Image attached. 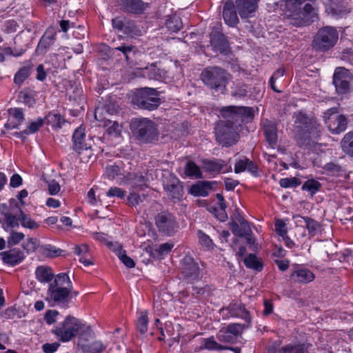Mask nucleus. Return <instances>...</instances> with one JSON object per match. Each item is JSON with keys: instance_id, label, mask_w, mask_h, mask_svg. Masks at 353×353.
<instances>
[{"instance_id": "obj_1", "label": "nucleus", "mask_w": 353, "mask_h": 353, "mask_svg": "<svg viewBox=\"0 0 353 353\" xmlns=\"http://www.w3.org/2000/svg\"><path fill=\"white\" fill-rule=\"evenodd\" d=\"M72 290L69 276L66 273L58 274L48 285L46 300L53 306L65 307L70 301Z\"/></svg>"}, {"instance_id": "obj_2", "label": "nucleus", "mask_w": 353, "mask_h": 353, "mask_svg": "<svg viewBox=\"0 0 353 353\" xmlns=\"http://www.w3.org/2000/svg\"><path fill=\"white\" fill-rule=\"evenodd\" d=\"M130 129L136 139L141 143H152L159 139L157 125L149 119H133L130 123Z\"/></svg>"}, {"instance_id": "obj_3", "label": "nucleus", "mask_w": 353, "mask_h": 353, "mask_svg": "<svg viewBox=\"0 0 353 353\" xmlns=\"http://www.w3.org/2000/svg\"><path fill=\"white\" fill-rule=\"evenodd\" d=\"M220 112L226 119L223 121L230 123V125L240 132L243 129L244 124L251 122L254 115L253 108L245 106H227L223 108Z\"/></svg>"}, {"instance_id": "obj_4", "label": "nucleus", "mask_w": 353, "mask_h": 353, "mask_svg": "<svg viewBox=\"0 0 353 353\" xmlns=\"http://www.w3.org/2000/svg\"><path fill=\"white\" fill-rule=\"evenodd\" d=\"M297 129V139L304 144L307 141L317 139L321 133V125L314 118L308 117L301 112L294 114Z\"/></svg>"}, {"instance_id": "obj_5", "label": "nucleus", "mask_w": 353, "mask_h": 353, "mask_svg": "<svg viewBox=\"0 0 353 353\" xmlns=\"http://www.w3.org/2000/svg\"><path fill=\"white\" fill-rule=\"evenodd\" d=\"M231 75L219 66H208L201 74V79L210 89L216 91L224 90L229 83Z\"/></svg>"}, {"instance_id": "obj_6", "label": "nucleus", "mask_w": 353, "mask_h": 353, "mask_svg": "<svg viewBox=\"0 0 353 353\" xmlns=\"http://www.w3.org/2000/svg\"><path fill=\"white\" fill-rule=\"evenodd\" d=\"M132 102L139 108L150 111L157 109L161 103L157 91L150 88L137 90L132 97Z\"/></svg>"}, {"instance_id": "obj_7", "label": "nucleus", "mask_w": 353, "mask_h": 353, "mask_svg": "<svg viewBox=\"0 0 353 353\" xmlns=\"http://www.w3.org/2000/svg\"><path fill=\"white\" fill-rule=\"evenodd\" d=\"M81 328V320L68 315L64 321L56 326L52 332L61 342L71 341L79 333Z\"/></svg>"}, {"instance_id": "obj_8", "label": "nucleus", "mask_w": 353, "mask_h": 353, "mask_svg": "<svg viewBox=\"0 0 353 353\" xmlns=\"http://www.w3.org/2000/svg\"><path fill=\"white\" fill-rule=\"evenodd\" d=\"M339 39L336 29L325 26L319 30L312 42L313 48L319 51L325 52L335 46Z\"/></svg>"}, {"instance_id": "obj_9", "label": "nucleus", "mask_w": 353, "mask_h": 353, "mask_svg": "<svg viewBox=\"0 0 353 353\" xmlns=\"http://www.w3.org/2000/svg\"><path fill=\"white\" fill-rule=\"evenodd\" d=\"M239 133L236 129L230 125V123L220 121L215 128V136L217 142L222 146L230 147L237 143Z\"/></svg>"}, {"instance_id": "obj_10", "label": "nucleus", "mask_w": 353, "mask_h": 353, "mask_svg": "<svg viewBox=\"0 0 353 353\" xmlns=\"http://www.w3.org/2000/svg\"><path fill=\"white\" fill-rule=\"evenodd\" d=\"M73 150L82 155V159L88 161L93 155L91 149V140L87 139L85 129L82 127L77 128L72 135Z\"/></svg>"}, {"instance_id": "obj_11", "label": "nucleus", "mask_w": 353, "mask_h": 353, "mask_svg": "<svg viewBox=\"0 0 353 353\" xmlns=\"http://www.w3.org/2000/svg\"><path fill=\"white\" fill-rule=\"evenodd\" d=\"M180 270L183 279L187 283H193L201 279L199 265L190 255H185L182 259Z\"/></svg>"}, {"instance_id": "obj_12", "label": "nucleus", "mask_w": 353, "mask_h": 353, "mask_svg": "<svg viewBox=\"0 0 353 353\" xmlns=\"http://www.w3.org/2000/svg\"><path fill=\"white\" fill-rule=\"evenodd\" d=\"M324 121L329 129L333 134H340L345 130L347 124V118L341 114H337V108H332L324 112Z\"/></svg>"}, {"instance_id": "obj_13", "label": "nucleus", "mask_w": 353, "mask_h": 353, "mask_svg": "<svg viewBox=\"0 0 353 353\" xmlns=\"http://www.w3.org/2000/svg\"><path fill=\"white\" fill-rule=\"evenodd\" d=\"M155 225L159 232L172 236L178 228L176 217L168 211H163L155 216Z\"/></svg>"}, {"instance_id": "obj_14", "label": "nucleus", "mask_w": 353, "mask_h": 353, "mask_svg": "<svg viewBox=\"0 0 353 353\" xmlns=\"http://www.w3.org/2000/svg\"><path fill=\"white\" fill-rule=\"evenodd\" d=\"M307 1L313 2L314 0H282L276 3L275 6L276 9L279 8L282 11L285 17L294 22L300 16L303 3Z\"/></svg>"}, {"instance_id": "obj_15", "label": "nucleus", "mask_w": 353, "mask_h": 353, "mask_svg": "<svg viewBox=\"0 0 353 353\" xmlns=\"http://www.w3.org/2000/svg\"><path fill=\"white\" fill-rule=\"evenodd\" d=\"M315 1L314 0L312 2V3H306L302 7L299 18H296V21H294V22H291L293 26L297 27L306 26L319 19V8L315 3Z\"/></svg>"}, {"instance_id": "obj_16", "label": "nucleus", "mask_w": 353, "mask_h": 353, "mask_svg": "<svg viewBox=\"0 0 353 353\" xmlns=\"http://www.w3.org/2000/svg\"><path fill=\"white\" fill-rule=\"evenodd\" d=\"M163 188L174 202L179 201L183 196V188L179 179L172 174L164 177Z\"/></svg>"}, {"instance_id": "obj_17", "label": "nucleus", "mask_w": 353, "mask_h": 353, "mask_svg": "<svg viewBox=\"0 0 353 353\" xmlns=\"http://www.w3.org/2000/svg\"><path fill=\"white\" fill-rule=\"evenodd\" d=\"M113 28L118 32L123 34L134 37L141 34V30L137 28L135 23L125 17H116L112 19Z\"/></svg>"}, {"instance_id": "obj_18", "label": "nucleus", "mask_w": 353, "mask_h": 353, "mask_svg": "<svg viewBox=\"0 0 353 353\" xmlns=\"http://www.w3.org/2000/svg\"><path fill=\"white\" fill-rule=\"evenodd\" d=\"M222 312L227 318H240L246 323H251L252 318L250 312L241 303H231L228 307L222 309Z\"/></svg>"}, {"instance_id": "obj_19", "label": "nucleus", "mask_w": 353, "mask_h": 353, "mask_svg": "<svg viewBox=\"0 0 353 353\" xmlns=\"http://www.w3.org/2000/svg\"><path fill=\"white\" fill-rule=\"evenodd\" d=\"M202 168L203 170L212 174H218L221 172L227 173L232 170L231 165L222 159H203Z\"/></svg>"}, {"instance_id": "obj_20", "label": "nucleus", "mask_w": 353, "mask_h": 353, "mask_svg": "<svg viewBox=\"0 0 353 353\" xmlns=\"http://www.w3.org/2000/svg\"><path fill=\"white\" fill-rule=\"evenodd\" d=\"M293 219L297 226L304 227L308 231L310 238L320 233L321 225L320 223L309 216H303L299 214L293 216Z\"/></svg>"}, {"instance_id": "obj_21", "label": "nucleus", "mask_w": 353, "mask_h": 353, "mask_svg": "<svg viewBox=\"0 0 353 353\" xmlns=\"http://www.w3.org/2000/svg\"><path fill=\"white\" fill-rule=\"evenodd\" d=\"M210 46L216 52L226 54L229 50V43L224 34L218 30H213L210 34Z\"/></svg>"}, {"instance_id": "obj_22", "label": "nucleus", "mask_w": 353, "mask_h": 353, "mask_svg": "<svg viewBox=\"0 0 353 353\" xmlns=\"http://www.w3.org/2000/svg\"><path fill=\"white\" fill-rule=\"evenodd\" d=\"M347 70L343 68H337L333 75V83L338 93H345L349 90L350 82Z\"/></svg>"}, {"instance_id": "obj_23", "label": "nucleus", "mask_w": 353, "mask_h": 353, "mask_svg": "<svg viewBox=\"0 0 353 353\" xmlns=\"http://www.w3.org/2000/svg\"><path fill=\"white\" fill-rule=\"evenodd\" d=\"M259 0H236V10L241 19H248L254 16L258 8Z\"/></svg>"}, {"instance_id": "obj_24", "label": "nucleus", "mask_w": 353, "mask_h": 353, "mask_svg": "<svg viewBox=\"0 0 353 353\" xmlns=\"http://www.w3.org/2000/svg\"><path fill=\"white\" fill-rule=\"evenodd\" d=\"M236 8L232 0H227L223 6V20L230 27L236 26L239 22Z\"/></svg>"}, {"instance_id": "obj_25", "label": "nucleus", "mask_w": 353, "mask_h": 353, "mask_svg": "<svg viewBox=\"0 0 353 353\" xmlns=\"http://www.w3.org/2000/svg\"><path fill=\"white\" fill-rule=\"evenodd\" d=\"M122 9L128 13L141 14L149 7V3L142 0H120Z\"/></svg>"}, {"instance_id": "obj_26", "label": "nucleus", "mask_w": 353, "mask_h": 353, "mask_svg": "<svg viewBox=\"0 0 353 353\" xmlns=\"http://www.w3.org/2000/svg\"><path fill=\"white\" fill-rule=\"evenodd\" d=\"M263 129L265 139L272 148H274L277 143V127L274 121L268 119L263 122Z\"/></svg>"}, {"instance_id": "obj_27", "label": "nucleus", "mask_w": 353, "mask_h": 353, "mask_svg": "<svg viewBox=\"0 0 353 353\" xmlns=\"http://www.w3.org/2000/svg\"><path fill=\"white\" fill-rule=\"evenodd\" d=\"M56 33L52 28H49L40 39L37 47L39 53H43L53 44Z\"/></svg>"}, {"instance_id": "obj_28", "label": "nucleus", "mask_w": 353, "mask_h": 353, "mask_svg": "<svg viewBox=\"0 0 353 353\" xmlns=\"http://www.w3.org/2000/svg\"><path fill=\"white\" fill-rule=\"evenodd\" d=\"M3 261L10 265L14 266L22 262L25 258L23 252L19 249H12L4 252L3 254Z\"/></svg>"}, {"instance_id": "obj_29", "label": "nucleus", "mask_w": 353, "mask_h": 353, "mask_svg": "<svg viewBox=\"0 0 353 353\" xmlns=\"http://www.w3.org/2000/svg\"><path fill=\"white\" fill-rule=\"evenodd\" d=\"M291 277L298 283H307L312 281L315 276L314 273L308 269L298 267L291 274Z\"/></svg>"}, {"instance_id": "obj_30", "label": "nucleus", "mask_w": 353, "mask_h": 353, "mask_svg": "<svg viewBox=\"0 0 353 353\" xmlns=\"http://www.w3.org/2000/svg\"><path fill=\"white\" fill-rule=\"evenodd\" d=\"M212 188V183L209 181H199L192 185L188 193L194 196H206L208 195L210 190Z\"/></svg>"}, {"instance_id": "obj_31", "label": "nucleus", "mask_w": 353, "mask_h": 353, "mask_svg": "<svg viewBox=\"0 0 353 353\" xmlns=\"http://www.w3.org/2000/svg\"><path fill=\"white\" fill-rule=\"evenodd\" d=\"M312 345L307 342H296L283 346L279 353H308Z\"/></svg>"}, {"instance_id": "obj_32", "label": "nucleus", "mask_w": 353, "mask_h": 353, "mask_svg": "<svg viewBox=\"0 0 353 353\" xmlns=\"http://www.w3.org/2000/svg\"><path fill=\"white\" fill-rule=\"evenodd\" d=\"M35 276L37 281L42 283H50L55 277L52 268L46 265L38 266L35 270Z\"/></svg>"}, {"instance_id": "obj_33", "label": "nucleus", "mask_w": 353, "mask_h": 353, "mask_svg": "<svg viewBox=\"0 0 353 353\" xmlns=\"http://www.w3.org/2000/svg\"><path fill=\"white\" fill-rule=\"evenodd\" d=\"M234 170L235 173L248 171L253 174H256L258 172V168L252 161L244 157L239 159L235 163Z\"/></svg>"}, {"instance_id": "obj_34", "label": "nucleus", "mask_w": 353, "mask_h": 353, "mask_svg": "<svg viewBox=\"0 0 353 353\" xmlns=\"http://www.w3.org/2000/svg\"><path fill=\"white\" fill-rule=\"evenodd\" d=\"M33 68L30 61H27L25 65L21 67L14 76V83L18 85H21L30 76Z\"/></svg>"}, {"instance_id": "obj_35", "label": "nucleus", "mask_w": 353, "mask_h": 353, "mask_svg": "<svg viewBox=\"0 0 353 353\" xmlns=\"http://www.w3.org/2000/svg\"><path fill=\"white\" fill-rule=\"evenodd\" d=\"M74 252L76 255L79 256V262L83 263L85 266L93 265V262L90 257L89 248L87 245L81 244L76 245L74 248Z\"/></svg>"}, {"instance_id": "obj_36", "label": "nucleus", "mask_w": 353, "mask_h": 353, "mask_svg": "<svg viewBox=\"0 0 353 353\" xmlns=\"http://www.w3.org/2000/svg\"><path fill=\"white\" fill-rule=\"evenodd\" d=\"M113 53L116 51L121 52L127 61H131L135 56L137 52V48L136 46L128 44V43H122L118 47H115L112 49Z\"/></svg>"}, {"instance_id": "obj_37", "label": "nucleus", "mask_w": 353, "mask_h": 353, "mask_svg": "<svg viewBox=\"0 0 353 353\" xmlns=\"http://www.w3.org/2000/svg\"><path fill=\"white\" fill-rule=\"evenodd\" d=\"M79 334V345L81 343H86L88 341L94 337V333L91 327L81 320V328L78 333Z\"/></svg>"}, {"instance_id": "obj_38", "label": "nucleus", "mask_w": 353, "mask_h": 353, "mask_svg": "<svg viewBox=\"0 0 353 353\" xmlns=\"http://www.w3.org/2000/svg\"><path fill=\"white\" fill-rule=\"evenodd\" d=\"M148 312L147 310L137 312V327L141 334H145L148 327Z\"/></svg>"}, {"instance_id": "obj_39", "label": "nucleus", "mask_w": 353, "mask_h": 353, "mask_svg": "<svg viewBox=\"0 0 353 353\" xmlns=\"http://www.w3.org/2000/svg\"><path fill=\"white\" fill-rule=\"evenodd\" d=\"M201 350H207L209 351H221L225 349L224 346L218 343L213 336L208 338L201 339Z\"/></svg>"}, {"instance_id": "obj_40", "label": "nucleus", "mask_w": 353, "mask_h": 353, "mask_svg": "<svg viewBox=\"0 0 353 353\" xmlns=\"http://www.w3.org/2000/svg\"><path fill=\"white\" fill-rule=\"evenodd\" d=\"M43 119L44 122L46 121L47 124L51 125L54 128H61L62 124L65 122V119L63 116L54 112H49Z\"/></svg>"}, {"instance_id": "obj_41", "label": "nucleus", "mask_w": 353, "mask_h": 353, "mask_svg": "<svg viewBox=\"0 0 353 353\" xmlns=\"http://www.w3.org/2000/svg\"><path fill=\"white\" fill-rule=\"evenodd\" d=\"M81 348L83 353H101L105 346L100 341H96L91 343H81Z\"/></svg>"}, {"instance_id": "obj_42", "label": "nucleus", "mask_w": 353, "mask_h": 353, "mask_svg": "<svg viewBox=\"0 0 353 353\" xmlns=\"http://www.w3.org/2000/svg\"><path fill=\"white\" fill-rule=\"evenodd\" d=\"M244 264L246 268L256 272H260L263 270L262 262L254 254H250L244 259Z\"/></svg>"}, {"instance_id": "obj_43", "label": "nucleus", "mask_w": 353, "mask_h": 353, "mask_svg": "<svg viewBox=\"0 0 353 353\" xmlns=\"http://www.w3.org/2000/svg\"><path fill=\"white\" fill-rule=\"evenodd\" d=\"M165 26L171 32H177L183 27L181 19L176 16H171L166 20Z\"/></svg>"}, {"instance_id": "obj_44", "label": "nucleus", "mask_w": 353, "mask_h": 353, "mask_svg": "<svg viewBox=\"0 0 353 353\" xmlns=\"http://www.w3.org/2000/svg\"><path fill=\"white\" fill-rule=\"evenodd\" d=\"M185 173L187 176L201 179L203 177L200 168L193 161H188L185 166Z\"/></svg>"}, {"instance_id": "obj_45", "label": "nucleus", "mask_w": 353, "mask_h": 353, "mask_svg": "<svg viewBox=\"0 0 353 353\" xmlns=\"http://www.w3.org/2000/svg\"><path fill=\"white\" fill-rule=\"evenodd\" d=\"M19 220L22 227L30 230H35L39 227V224L33 220L29 215L21 211Z\"/></svg>"}, {"instance_id": "obj_46", "label": "nucleus", "mask_w": 353, "mask_h": 353, "mask_svg": "<svg viewBox=\"0 0 353 353\" xmlns=\"http://www.w3.org/2000/svg\"><path fill=\"white\" fill-rule=\"evenodd\" d=\"M341 144L345 152L353 156V131L349 132L344 136Z\"/></svg>"}, {"instance_id": "obj_47", "label": "nucleus", "mask_w": 353, "mask_h": 353, "mask_svg": "<svg viewBox=\"0 0 353 353\" xmlns=\"http://www.w3.org/2000/svg\"><path fill=\"white\" fill-rule=\"evenodd\" d=\"M321 186V184L318 181L312 179L307 180L303 184L302 190L307 191L312 196L320 190Z\"/></svg>"}, {"instance_id": "obj_48", "label": "nucleus", "mask_w": 353, "mask_h": 353, "mask_svg": "<svg viewBox=\"0 0 353 353\" xmlns=\"http://www.w3.org/2000/svg\"><path fill=\"white\" fill-rule=\"evenodd\" d=\"M107 126V132L112 136L119 137L121 135L122 132V125L119 123L117 121H108L105 123Z\"/></svg>"}, {"instance_id": "obj_49", "label": "nucleus", "mask_w": 353, "mask_h": 353, "mask_svg": "<svg viewBox=\"0 0 353 353\" xmlns=\"http://www.w3.org/2000/svg\"><path fill=\"white\" fill-rule=\"evenodd\" d=\"M323 170L331 175L339 176L343 170L342 167L336 162H329L323 166Z\"/></svg>"}, {"instance_id": "obj_50", "label": "nucleus", "mask_w": 353, "mask_h": 353, "mask_svg": "<svg viewBox=\"0 0 353 353\" xmlns=\"http://www.w3.org/2000/svg\"><path fill=\"white\" fill-rule=\"evenodd\" d=\"M129 180L134 187L141 189L145 186L147 183V179L142 174H130Z\"/></svg>"}, {"instance_id": "obj_51", "label": "nucleus", "mask_w": 353, "mask_h": 353, "mask_svg": "<svg viewBox=\"0 0 353 353\" xmlns=\"http://www.w3.org/2000/svg\"><path fill=\"white\" fill-rule=\"evenodd\" d=\"M117 248L119 249V258L122 263L128 268H132L135 266V263L132 259L127 256L125 251L121 249L119 244H116Z\"/></svg>"}, {"instance_id": "obj_52", "label": "nucleus", "mask_w": 353, "mask_h": 353, "mask_svg": "<svg viewBox=\"0 0 353 353\" xmlns=\"http://www.w3.org/2000/svg\"><path fill=\"white\" fill-rule=\"evenodd\" d=\"M143 74L150 79L157 80L161 77L159 70L153 64L144 68Z\"/></svg>"}, {"instance_id": "obj_53", "label": "nucleus", "mask_w": 353, "mask_h": 353, "mask_svg": "<svg viewBox=\"0 0 353 353\" xmlns=\"http://www.w3.org/2000/svg\"><path fill=\"white\" fill-rule=\"evenodd\" d=\"M43 124L44 119L41 117H38L36 120L31 121L29 123L26 130L29 134H34L39 130Z\"/></svg>"}, {"instance_id": "obj_54", "label": "nucleus", "mask_w": 353, "mask_h": 353, "mask_svg": "<svg viewBox=\"0 0 353 353\" xmlns=\"http://www.w3.org/2000/svg\"><path fill=\"white\" fill-rule=\"evenodd\" d=\"M197 236L199 243L202 246L206 248L207 249H212L214 248V244L213 243L212 240L205 233L199 230L197 232Z\"/></svg>"}, {"instance_id": "obj_55", "label": "nucleus", "mask_w": 353, "mask_h": 353, "mask_svg": "<svg viewBox=\"0 0 353 353\" xmlns=\"http://www.w3.org/2000/svg\"><path fill=\"white\" fill-rule=\"evenodd\" d=\"M8 114L16 120L19 124H21L24 119V113L21 108H12L8 109Z\"/></svg>"}, {"instance_id": "obj_56", "label": "nucleus", "mask_w": 353, "mask_h": 353, "mask_svg": "<svg viewBox=\"0 0 353 353\" xmlns=\"http://www.w3.org/2000/svg\"><path fill=\"white\" fill-rule=\"evenodd\" d=\"M301 181L300 179L292 177V178H283L279 181V184L282 188H295L301 185Z\"/></svg>"}, {"instance_id": "obj_57", "label": "nucleus", "mask_w": 353, "mask_h": 353, "mask_svg": "<svg viewBox=\"0 0 353 353\" xmlns=\"http://www.w3.org/2000/svg\"><path fill=\"white\" fill-rule=\"evenodd\" d=\"M25 237L22 232L12 231L8 238V243L10 246L19 244Z\"/></svg>"}, {"instance_id": "obj_58", "label": "nucleus", "mask_w": 353, "mask_h": 353, "mask_svg": "<svg viewBox=\"0 0 353 353\" xmlns=\"http://www.w3.org/2000/svg\"><path fill=\"white\" fill-rule=\"evenodd\" d=\"M236 219L240 226L242 237L249 235L252 230L248 222L241 215H238Z\"/></svg>"}, {"instance_id": "obj_59", "label": "nucleus", "mask_w": 353, "mask_h": 353, "mask_svg": "<svg viewBox=\"0 0 353 353\" xmlns=\"http://www.w3.org/2000/svg\"><path fill=\"white\" fill-rule=\"evenodd\" d=\"M62 252V250L51 245H46L43 247V253L48 257L53 258L61 256Z\"/></svg>"}, {"instance_id": "obj_60", "label": "nucleus", "mask_w": 353, "mask_h": 353, "mask_svg": "<svg viewBox=\"0 0 353 353\" xmlns=\"http://www.w3.org/2000/svg\"><path fill=\"white\" fill-rule=\"evenodd\" d=\"M120 174V168L116 164L108 165L105 169V174L109 179H115Z\"/></svg>"}, {"instance_id": "obj_61", "label": "nucleus", "mask_w": 353, "mask_h": 353, "mask_svg": "<svg viewBox=\"0 0 353 353\" xmlns=\"http://www.w3.org/2000/svg\"><path fill=\"white\" fill-rule=\"evenodd\" d=\"M5 221L8 227L9 228H17L19 227V218H17L14 215L7 212L4 214Z\"/></svg>"}, {"instance_id": "obj_62", "label": "nucleus", "mask_w": 353, "mask_h": 353, "mask_svg": "<svg viewBox=\"0 0 353 353\" xmlns=\"http://www.w3.org/2000/svg\"><path fill=\"white\" fill-rule=\"evenodd\" d=\"M325 12L333 17H340L341 15V10L339 9L337 5L333 3H326Z\"/></svg>"}, {"instance_id": "obj_63", "label": "nucleus", "mask_w": 353, "mask_h": 353, "mask_svg": "<svg viewBox=\"0 0 353 353\" xmlns=\"http://www.w3.org/2000/svg\"><path fill=\"white\" fill-rule=\"evenodd\" d=\"M173 247L174 245L172 243H164L159 245V247L156 249V252H158L159 255H165L168 254L173 248Z\"/></svg>"}, {"instance_id": "obj_64", "label": "nucleus", "mask_w": 353, "mask_h": 353, "mask_svg": "<svg viewBox=\"0 0 353 353\" xmlns=\"http://www.w3.org/2000/svg\"><path fill=\"white\" fill-rule=\"evenodd\" d=\"M243 330V325L239 323H232L228 325L226 332L234 336H238Z\"/></svg>"}]
</instances>
